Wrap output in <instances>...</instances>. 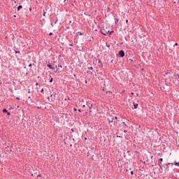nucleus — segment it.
Returning a JSON list of instances; mask_svg holds the SVG:
<instances>
[{
  "label": "nucleus",
  "mask_w": 179,
  "mask_h": 179,
  "mask_svg": "<svg viewBox=\"0 0 179 179\" xmlns=\"http://www.w3.org/2000/svg\"><path fill=\"white\" fill-rule=\"evenodd\" d=\"M119 55H120V57L123 58V57H125V52H124V50H120L119 52Z\"/></svg>",
  "instance_id": "obj_1"
},
{
  "label": "nucleus",
  "mask_w": 179,
  "mask_h": 179,
  "mask_svg": "<svg viewBox=\"0 0 179 179\" xmlns=\"http://www.w3.org/2000/svg\"><path fill=\"white\" fill-rule=\"evenodd\" d=\"M87 106L90 111V113H92V107H93V104L92 103H90L89 102L87 103Z\"/></svg>",
  "instance_id": "obj_2"
},
{
  "label": "nucleus",
  "mask_w": 179,
  "mask_h": 179,
  "mask_svg": "<svg viewBox=\"0 0 179 179\" xmlns=\"http://www.w3.org/2000/svg\"><path fill=\"white\" fill-rule=\"evenodd\" d=\"M109 124H114V118H112L111 120H109Z\"/></svg>",
  "instance_id": "obj_3"
},
{
  "label": "nucleus",
  "mask_w": 179,
  "mask_h": 179,
  "mask_svg": "<svg viewBox=\"0 0 179 179\" xmlns=\"http://www.w3.org/2000/svg\"><path fill=\"white\" fill-rule=\"evenodd\" d=\"M22 8H23L22 6H19L17 7V10H20V9H22Z\"/></svg>",
  "instance_id": "obj_4"
},
{
  "label": "nucleus",
  "mask_w": 179,
  "mask_h": 179,
  "mask_svg": "<svg viewBox=\"0 0 179 179\" xmlns=\"http://www.w3.org/2000/svg\"><path fill=\"white\" fill-rule=\"evenodd\" d=\"M48 67L50 69H52V66H51L50 64H48Z\"/></svg>",
  "instance_id": "obj_5"
},
{
  "label": "nucleus",
  "mask_w": 179,
  "mask_h": 179,
  "mask_svg": "<svg viewBox=\"0 0 179 179\" xmlns=\"http://www.w3.org/2000/svg\"><path fill=\"white\" fill-rule=\"evenodd\" d=\"M134 108H138V103H134Z\"/></svg>",
  "instance_id": "obj_6"
},
{
  "label": "nucleus",
  "mask_w": 179,
  "mask_h": 179,
  "mask_svg": "<svg viewBox=\"0 0 179 179\" xmlns=\"http://www.w3.org/2000/svg\"><path fill=\"white\" fill-rule=\"evenodd\" d=\"M3 113H8V110H6V109H3Z\"/></svg>",
  "instance_id": "obj_7"
},
{
  "label": "nucleus",
  "mask_w": 179,
  "mask_h": 179,
  "mask_svg": "<svg viewBox=\"0 0 179 179\" xmlns=\"http://www.w3.org/2000/svg\"><path fill=\"white\" fill-rule=\"evenodd\" d=\"M102 34H103L104 36L107 35V32H102Z\"/></svg>",
  "instance_id": "obj_8"
},
{
  "label": "nucleus",
  "mask_w": 179,
  "mask_h": 179,
  "mask_svg": "<svg viewBox=\"0 0 179 179\" xmlns=\"http://www.w3.org/2000/svg\"><path fill=\"white\" fill-rule=\"evenodd\" d=\"M52 78H51L50 80V83H52Z\"/></svg>",
  "instance_id": "obj_9"
},
{
  "label": "nucleus",
  "mask_w": 179,
  "mask_h": 179,
  "mask_svg": "<svg viewBox=\"0 0 179 179\" xmlns=\"http://www.w3.org/2000/svg\"><path fill=\"white\" fill-rule=\"evenodd\" d=\"M49 36H52V32H50V33L49 34Z\"/></svg>",
  "instance_id": "obj_10"
},
{
  "label": "nucleus",
  "mask_w": 179,
  "mask_h": 179,
  "mask_svg": "<svg viewBox=\"0 0 179 179\" xmlns=\"http://www.w3.org/2000/svg\"><path fill=\"white\" fill-rule=\"evenodd\" d=\"M117 22H118V19H115V23H117Z\"/></svg>",
  "instance_id": "obj_11"
},
{
  "label": "nucleus",
  "mask_w": 179,
  "mask_h": 179,
  "mask_svg": "<svg viewBox=\"0 0 179 179\" xmlns=\"http://www.w3.org/2000/svg\"><path fill=\"white\" fill-rule=\"evenodd\" d=\"M8 115H10V113L9 112H7Z\"/></svg>",
  "instance_id": "obj_12"
},
{
  "label": "nucleus",
  "mask_w": 179,
  "mask_h": 179,
  "mask_svg": "<svg viewBox=\"0 0 179 179\" xmlns=\"http://www.w3.org/2000/svg\"><path fill=\"white\" fill-rule=\"evenodd\" d=\"M160 162H163V158H160Z\"/></svg>",
  "instance_id": "obj_13"
},
{
  "label": "nucleus",
  "mask_w": 179,
  "mask_h": 179,
  "mask_svg": "<svg viewBox=\"0 0 179 179\" xmlns=\"http://www.w3.org/2000/svg\"><path fill=\"white\" fill-rule=\"evenodd\" d=\"M90 69H91V71L93 70V67H90Z\"/></svg>",
  "instance_id": "obj_14"
},
{
  "label": "nucleus",
  "mask_w": 179,
  "mask_h": 179,
  "mask_svg": "<svg viewBox=\"0 0 179 179\" xmlns=\"http://www.w3.org/2000/svg\"><path fill=\"white\" fill-rule=\"evenodd\" d=\"M41 93H43V92H44V90L42 89V90H41Z\"/></svg>",
  "instance_id": "obj_15"
},
{
  "label": "nucleus",
  "mask_w": 179,
  "mask_h": 179,
  "mask_svg": "<svg viewBox=\"0 0 179 179\" xmlns=\"http://www.w3.org/2000/svg\"><path fill=\"white\" fill-rule=\"evenodd\" d=\"M115 120H118V117H115Z\"/></svg>",
  "instance_id": "obj_16"
},
{
  "label": "nucleus",
  "mask_w": 179,
  "mask_h": 179,
  "mask_svg": "<svg viewBox=\"0 0 179 179\" xmlns=\"http://www.w3.org/2000/svg\"><path fill=\"white\" fill-rule=\"evenodd\" d=\"M45 13H46L45 12L43 13V16H45Z\"/></svg>",
  "instance_id": "obj_17"
},
{
  "label": "nucleus",
  "mask_w": 179,
  "mask_h": 179,
  "mask_svg": "<svg viewBox=\"0 0 179 179\" xmlns=\"http://www.w3.org/2000/svg\"><path fill=\"white\" fill-rule=\"evenodd\" d=\"M175 45H178V43H175Z\"/></svg>",
  "instance_id": "obj_18"
},
{
  "label": "nucleus",
  "mask_w": 179,
  "mask_h": 179,
  "mask_svg": "<svg viewBox=\"0 0 179 179\" xmlns=\"http://www.w3.org/2000/svg\"><path fill=\"white\" fill-rule=\"evenodd\" d=\"M59 68H62V66L60 65V66H59Z\"/></svg>",
  "instance_id": "obj_19"
},
{
  "label": "nucleus",
  "mask_w": 179,
  "mask_h": 179,
  "mask_svg": "<svg viewBox=\"0 0 179 179\" xmlns=\"http://www.w3.org/2000/svg\"><path fill=\"white\" fill-rule=\"evenodd\" d=\"M17 99V100H20V98H16Z\"/></svg>",
  "instance_id": "obj_20"
},
{
  "label": "nucleus",
  "mask_w": 179,
  "mask_h": 179,
  "mask_svg": "<svg viewBox=\"0 0 179 179\" xmlns=\"http://www.w3.org/2000/svg\"><path fill=\"white\" fill-rule=\"evenodd\" d=\"M123 124H124V125H127V124H125V122H123Z\"/></svg>",
  "instance_id": "obj_21"
},
{
  "label": "nucleus",
  "mask_w": 179,
  "mask_h": 179,
  "mask_svg": "<svg viewBox=\"0 0 179 179\" xmlns=\"http://www.w3.org/2000/svg\"><path fill=\"white\" fill-rule=\"evenodd\" d=\"M131 174H134V172H133V171H131Z\"/></svg>",
  "instance_id": "obj_22"
},
{
  "label": "nucleus",
  "mask_w": 179,
  "mask_h": 179,
  "mask_svg": "<svg viewBox=\"0 0 179 179\" xmlns=\"http://www.w3.org/2000/svg\"><path fill=\"white\" fill-rule=\"evenodd\" d=\"M126 23H128V20H126Z\"/></svg>",
  "instance_id": "obj_23"
},
{
  "label": "nucleus",
  "mask_w": 179,
  "mask_h": 179,
  "mask_svg": "<svg viewBox=\"0 0 179 179\" xmlns=\"http://www.w3.org/2000/svg\"><path fill=\"white\" fill-rule=\"evenodd\" d=\"M80 36H82V33L80 32Z\"/></svg>",
  "instance_id": "obj_24"
},
{
  "label": "nucleus",
  "mask_w": 179,
  "mask_h": 179,
  "mask_svg": "<svg viewBox=\"0 0 179 179\" xmlns=\"http://www.w3.org/2000/svg\"><path fill=\"white\" fill-rule=\"evenodd\" d=\"M74 111H76V108H74Z\"/></svg>",
  "instance_id": "obj_25"
},
{
  "label": "nucleus",
  "mask_w": 179,
  "mask_h": 179,
  "mask_svg": "<svg viewBox=\"0 0 179 179\" xmlns=\"http://www.w3.org/2000/svg\"><path fill=\"white\" fill-rule=\"evenodd\" d=\"M29 66H31V64H29Z\"/></svg>",
  "instance_id": "obj_26"
},
{
  "label": "nucleus",
  "mask_w": 179,
  "mask_h": 179,
  "mask_svg": "<svg viewBox=\"0 0 179 179\" xmlns=\"http://www.w3.org/2000/svg\"><path fill=\"white\" fill-rule=\"evenodd\" d=\"M71 131L73 132V129H72Z\"/></svg>",
  "instance_id": "obj_27"
},
{
  "label": "nucleus",
  "mask_w": 179,
  "mask_h": 179,
  "mask_svg": "<svg viewBox=\"0 0 179 179\" xmlns=\"http://www.w3.org/2000/svg\"><path fill=\"white\" fill-rule=\"evenodd\" d=\"M20 52H16V53H19Z\"/></svg>",
  "instance_id": "obj_28"
},
{
  "label": "nucleus",
  "mask_w": 179,
  "mask_h": 179,
  "mask_svg": "<svg viewBox=\"0 0 179 179\" xmlns=\"http://www.w3.org/2000/svg\"><path fill=\"white\" fill-rule=\"evenodd\" d=\"M20 52H16V53H19Z\"/></svg>",
  "instance_id": "obj_29"
},
{
  "label": "nucleus",
  "mask_w": 179,
  "mask_h": 179,
  "mask_svg": "<svg viewBox=\"0 0 179 179\" xmlns=\"http://www.w3.org/2000/svg\"><path fill=\"white\" fill-rule=\"evenodd\" d=\"M20 52H16V53H19Z\"/></svg>",
  "instance_id": "obj_30"
},
{
  "label": "nucleus",
  "mask_w": 179,
  "mask_h": 179,
  "mask_svg": "<svg viewBox=\"0 0 179 179\" xmlns=\"http://www.w3.org/2000/svg\"><path fill=\"white\" fill-rule=\"evenodd\" d=\"M36 86H37L38 84V83H36Z\"/></svg>",
  "instance_id": "obj_31"
},
{
  "label": "nucleus",
  "mask_w": 179,
  "mask_h": 179,
  "mask_svg": "<svg viewBox=\"0 0 179 179\" xmlns=\"http://www.w3.org/2000/svg\"><path fill=\"white\" fill-rule=\"evenodd\" d=\"M12 1H14V2H15V0H12Z\"/></svg>",
  "instance_id": "obj_32"
}]
</instances>
